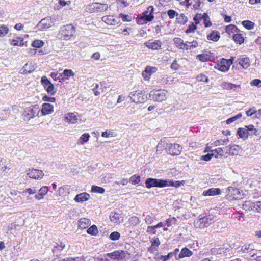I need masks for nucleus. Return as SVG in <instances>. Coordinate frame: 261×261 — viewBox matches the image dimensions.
<instances>
[{"label": "nucleus", "instance_id": "f257e3e1", "mask_svg": "<svg viewBox=\"0 0 261 261\" xmlns=\"http://www.w3.org/2000/svg\"><path fill=\"white\" fill-rule=\"evenodd\" d=\"M39 113V106L37 105L27 107L23 113V119L25 121H29L35 117Z\"/></svg>", "mask_w": 261, "mask_h": 261}, {"label": "nucleus", "instance_id": "f03ea898", "mask_svg": "<svg viewBox=\"0 0 261 261\" xmlns=\"http://www.w3.org/2000/svg\"><path fill=\"white\" fill-rule=\"evenodd\" d=\"M166 179L148 178L145 180V186L148 189L153 187L164 188L167 185Z\"/></svg>", "mask_w": 261, "mask_h": 261}, {"label": "nucleus", "instance_id": "7ed1b4c3", "mask_svg": "<svg viewBox=\"0 0 261 261\" xmlns=\"http://www.w3.org/2000/svg\"><path fill=\"white\" fill-rule=\"evenodd\" d=\"M214 217L211 215L203 217L196 220L194 222L195 227L199 228H203L207 227L211 223L214 222Z\"/></svg>", "mask_w": 261, "mask_h": 261}, {"label": "nucleus", "instance_id": "20e7f679", "mask_svg": "<svg viewBox=\"0 0 261 261\" xmlns=\"http://www.w3.org/2000/svg\"><path fill=\"white\" fill-rule=\"evenodd\" d=\"M75 32L74 27L72 24H67L61 28L59 33L61 38L67 40L72 37Z\"/></svg>", "mask_w": 261, "mask_h": 261}, {"label": "nucleus", "instance_id": "39448f33", "mask_svg": "<svg viewBox=\"0 0 261 261\" xmlns=\"http://www.w3.org/2000/svg\"><path fill=\"white\" fill-rule=\"evenodd\" d=\"M167 97V91L164 90H152L149 93L150 99L157 102L165 100Z\"/></svg>", "mask_w": 261, "mask_h": 261}, {"label": "nucleus", "instance_id": "423d86ee", "mask_svg": "<svg viewBox=\"0 0 261 261\" xmlns=\"http://www.w3.org/2000/svg\"><path fill=\"white\" fill-rule=\"evenodd\" d=\"M129 97L130 99L136 103H144L147 98L145 93L140 90L130 92Z\"/></svg>", "mask_w": 261, "mask_h": 261}, {"label": "nucleus", "instance_id": "0eeeda50", "mask_svg": "<svg viewBox=\"0 0 261 261\" xmlns=\"http://www.w3.org/2000/svg\"><path fill=\"white\" fill-rule=\"evenodd\" d=\"M233 59V58H232L231 59L227 60L222 58L220 61H218L215 65L214 67L221 71L226 72L229 70L230 66L232 64Z\"/></svg>", "mask_w": 261, "mask_h": 261}, {"label": "nucleus", "instance_id": "6e6552de", "mask_svg": "<svg viewBox=\"0 0 261 261\" xmlns=\"http://www.w3.org/2000/svg\"><path fill=\"white\" fill-rule=\"evenodd\" d=\"M165 149L166 152L172 155H179L182 150L181 146L175 143H167Z\"/></svg>", "mask_w": 261, "mask_h": 261}, {"label": "nucleus", "instance_id": "1a4fd4ad", "mask_svg": "<svg viewBox=\"0 0 261 261\" xmlns=\"http://www.w3.org/2000/svg\"><path fill=\"white\" fill-rule=\"evenodd\" d=\"M108 8V6L106 4H101L99 3H93L89 5L88 10L91 12H101L106 11Z\"/></svg>", "mask_w": 261, "mask_h": 261}, {"label": "nucleus", "instance_id": "9d476101", "mask_svg": "<svg viewBox=\"0 0 261 261\" xmlns=\"http://www.w3.org/2000/svg\"><path fill=\"white\" fill-rule=\"evenodd\" d=\"M226 197L228 199L234 200L242 198V194L239 190L236 188L229 187L227 190Z\"/></svg>", "mask_w": 261, "mask_h": 261}, {"label": "nucleus", "instance_id": "9b49d317", "mask_svg": "<svg viewBox=\"0 0 261 261\" xmlns=\"http://www.w3.org/2000/svg\"><path fill=\"white\" fill-rule=\"evenodd\" d=\"M144 45L150 49L159 50L162 49V43L160 40H149L144 43Z\"/></svg>", "mask_w": 261, "mask_h": 261}, {"label": "nucleus", "instance_id": "f8f14e48", "mask_svg": "<svg viewBox=\"0 0 261 261\" xmlns=\"http://www.w3.org/2000/svg\"><path fill=\"white\" fill-rule=\"evenodd\" d=\"M27 175L31 178L39 179L43 177L44 173L42 170L32 169L27 171Z\"/></svg>", "mask_w": 261, "mask_h": 261}, {"label": "nucleus", "instance_id": "ddd939ff", "mask_svg": "<svg viewBox=\"0 0 261 261\" xmlns=\"http://www.w3.org/2000/svg\"><path fill=\"white\" fill-rule=\"evenodd\" d=\"M220 86L223 89L227 90H233L236 92H238L240 89V85H236L226 82H223Z\"/></svg>", "mask_w": 261, "mask_h": 261}, {"label": "nucleus", "instance_id": "4468645a", "mask_svg": "<svg viewBox=\"0 0 261 261\" xmlns=\"http://www.w3.org/2000/svg\"><path fill=\"white\" fill-rule=\"evenodd\" d=\"M108 257L113 259H123L125 257V253L122 250H116L107 254Z\"/></svg>", "mask_w": 261, "mask_h": 261}, {"label": "nucleus", "instance_id": "2eb2a0df", "mask_svg": "<svg viewBox=\"0 0 261 261\" xmlns=\"http://www.w3.org/2000/svg\"><path fill=\"white\" fill-rule=\"evenodd\" d=\"M52 25V21L51 19L45 18L42 19L38 24L37 27L39 30H43L50 28Z\"/></svg>", "mask_w": 261, "mask_h": 261}, {"label": "nucleus", "instance_id": "dca6fc26", "mask_svg": "<svg viewBox=\"0 0 261 261\" xmlns=\"http://www.w3.org/2000/svg\"><path fill=\"white\" fill-rule=\"evenodd\" d=\"M226 153L231 155H235L239 154L241 147L238 145H233L224 148Z\"/></svg>", "mask_w": 261, "mask_h": 261}, {"label": "nucleus", "instance_id": "f3484780", "mask_svg": "<svg viewBox=\"0 0 261 261\" xmlns=\"http://www.w3.org/2000/svg\"><path fill=\"white\" fill-rule=\"evenodd\" d=\"M90 198V196L88 193L86 192H83L77 194L75 197L74 200L76 202L83 203L85 201H88Z\"/></svg>", "mask_w": 261, "mask_h": 261}, {"label": "nucleus", "instance_id": "a211bd4d", "mask_svg": "<svg viewBox=\"0 0 261 261\" xmlns=\"http://www.w3.org/2000/svg\"><path fill=\"white\" fill-rule=\"evenodd\" d=\"M153 9V7L152 6L148 7V11H146L143 13V19L147 22L151 21L154 18L152 14Z\"/></svg>", "mask_w": 261, "mask_h": 261}, {"label": "nucleus", "instance_id": "6ab92c4d", "mask_svg": "<svg viewBox=\"0 0 261 261\" xmlns=\"http://www.w3.org/2000/svg\"><path fill=\"white\" fill-rule=\"evenodd\" d=\"M221 193V190L220 189L212 188L204 191L202 193V195L204 196H212L219 195Z\"/></svg>", "mask_w": 261, "mask_h": 261}, {"label": "nucleus", "instance_id": "aec40b11", "mask_svg": "<svg viewBox=\"0 0 261 261\" xmlns=\"http://www.w3.org/2000/svg\"><path fill=\"white\" fill-rule=\"evenodd\" d=\"M109 217L111 221L114 223H120L123 221L122 216L116 212H111Z\"/></svg>", "mask_w": 261, "mask_h": 261}, {"label": "nucleus", "instance_id": "412c9836", "mask_svg": "<svg viewBox=\"0 0 261 261\" xmlns=\"http://www.w3.org/2000/svg\"><path fill=\"white\" fill-rule=\"evenodd\" d=\"M54 107L52 105L48 103L43 104L41 112L43 115H46L53 112Z\"/></svg>", "mask_w": 261, "mask_h": 261}, {"label": "nucleus", "instance_id": "4be33fe9", "mask_svg": "<svg viewBox=\"0 0 261 261\" xmlns=\"http://www.w3.org/2000/svg\"><path fill=\"white\" fill-rule=\"evenodd\" d=\"M65 120L66 122L71 124H75L77 121V117L76 115L73 113H69L65 117Z\"/></svg>", "mask_w": 261, "mask_h": 261}, {"label": "nucleus", "instance_id": "5701e85b", "mask_svg": "<svg viewBox=\"0 0 261 261\" xmlns=\"http://www.w3.org/2000/svg\"><path fill=\"white\" fill-rule=\"evenodd\" d=\"M102 20L109 25H115L118 23L117 20H115L113 16H105L102 17Z\"/></svg>", "mask_w": 261, "mask_h": 261}, {"label": "nucleus", "instance_id": "b1692460", "mask_svg": "<svg viewBox=\"0 0 261 261\" xmlns=\"http://www.w3.org/2000/svg\"><path fill=\"white\" fill-rule=\"evenodd\" d=\"M90 225V220L85 218H81L79 220V226L81 229H85Z\"/></svg>", "mask_w": 261, "mask_h": 261}, {"label": "nucleus", "instance_id": "393cba45", "mask_svg": "<svg viewBox=\"0 0 261 261\" xmlns=\"http://www.w3.org/2000/svg\"><path fill=\"white\" fill-rule=\"evenodd\" d=\"M157 69L156 67H150L147 66L144 70V71L142 73V75L144 76V78L145 80H147L149 79V77H147L146 75H145V73L147 74H149V76H150L152 73L156 72Z\"/></svg>", "mask_w": 261, "mask_h": 261}, {"label": "nucleus", "instance_id": "a878e982", "mask_svg": "<svg viewBox=\"0 0 261 261\" xmlns=\"http://www.w3.org/2000/svg\"><path fill=\"white\" fill-rule=\"evenodd\" d=\"M193 254L192 251L185 247L182 248L178 255V258H182L185 257H190Z\"/></svg>", "mask_w": 261, "mask_h": 261}, {"label": "nucleus", "instance_id": "bb28decb", "mask_svg": "<svg viewBox=\"0 0 261 261\" xmlns=\"http://www.w3.org/2000/svg\"><path fill=\"white\" fill-rule=\"evenodd\" d=\"M220 38L219 33L217 31H213L207 35V39L215 42L217 41Z\"/></svg>", "mask_w": 261, "mask_h": 261}, {"label": "nucleus", "instance_id": "cd10ccee", "mask_svg": "<svg viewBox=\"0 0 261 261\" xmlns=\"http://www.w3.org/2000/svg\"><path fill=\"white\" fill-rule=\"evenodd\" d=\"M166 181L167 182V185H166V187H174L176 188H178L182 185H184V184H185V181L184 180L176 181L174 182L172 180L166 179Z\"/></svg>", "mask_w": 261, "mask_h": 261}, {"label": "nucleus", "instance_id": "c85d7f7f", "mask_svg": "<svg viewBox=\"0 0 261 261\" xmlns=\"http://www.w3.org/2000/svg\"><path fill=\"white\" fill-rule=\"evenodd\" d=\"M238 63L244 69H247L250 66V59L248 57L243 58L239 59Z\"/></svg>", "mask_w": 261, "mask_h": 261}, {"label": "nucleus", "instance_id": "c756f323", "mask_svg": "<svg viewBox=\"0 0 261 261\" xmlns=\"http://www.w3.org/2000/svg\"><path fill=\"white\" fill-rule=\"evenodd\" d=\"M226 32L228 33L229 35H231L233 33H239L240 30L236 25L230 24L226 27Z\"/></svg>", "mask_w": 261, "mask_h": 261}, {"label": "nucleus", "instance_id": "7c9ffc66", "mask_svg": "<svg viewBox=\"0 0 261 261\" xmlns=\"http://www.w3.org/2000/svg\"><path fill=\"white\" fill-rule=\"evenodd\" d=\"M142 217H144V221L147 224H151L154 220V216L152 213L147 215H145L144 213L143 214Z\"/></svg>", "mask_w": 261, "mask_h": 261}, {"label": "nucleus", "instance_id": "2f4dec72", "mask_svg": "<svg viewBox=\"0 0 261 261\" xmlns=\"http://www.w3.org/2000/svg\"><path fill=\"white\" fill-rule=\"evenodd\" d=\"M34 70V65H32L31 63H27L22 68L21 71L24 74H28L31 73Z\"/></svg>", "mask_w": 261, "mask_h": 261}, {"label": "nucleus", "instance_id": "473e14b6", "mask_svg": "<svg viewBox=\"0 0 261 261\" xmlns=\"http://www.w3.org/2000/svg\"><path fill=\"white\" fill-rule=\"evenodd\" d=\"M90 138V135L88 133L83 134L78 139L77 144H83L88 141Z\"/></svg>", "mask_w": 261, "mask_h": 261}, {"label": "nucleus", "instance_id": "72a5a7b5", "mask_svg": "<svg viewBox=\"0 0 261 261\" xmlns=\"http://www.w3.org/2000/svg\"><path fill=\"white\" fill-rule=\"evenodd\" d=\"M246 128H248L249 135L258 136L260 134L259 130L254 128V126L253 125L246 126Z\"/></svg>", "mask_w": 261, "mask_h": 261}, {"label": "nucleus", "instance_id": "f704fd0d", "mask_svg": "<svg viewBox=\"0 0 261 261\" xmlns=\"http://www.w3.org/2000/svg\"><path fill=\"white\" fill-rule=\"evenodd\" d=\"M237 134L241 138H247L249 135V132L248 130V128L246 129L245 128H239L238 129Z\"/></svg>", "mask_w": 261, "mask_h": 261}, {"label": "nucleus", "instance_id": "c9c22d12", "mask_svg": "<svg viewBox=\"0 0 261 261\" xmlns=\"http://www.w3.org/2000/svg\"><path fill=\"white\" fill-rule=\"evenodd\" d=\"M232 37L233 40L237 43L241 44L244 42V38L242 37L241 34L238 33H236V34H232Z\"/></svg>", "mask_w": 261, "mask_h": 261}, {"label": "nucleus", "instance_id": "e433bc0d", "mask_svg": "<svg viewBox=\"0 0 261 261\" xmlns=\"http://www.w3.org/2000/svg\"><path fill=\"white\" fill-rule=\"evenodd\" d=\"M177 22L180 24H184L188 21V18L184 14H177Z\"/></svg>", "mask_w": 261, "mask_h": 261}, {"label": "nucleus", "instance_id": "4c0bfd02", "mask_svg": "<svg viewBox=\"0 0 261 261\" xmlns=\"http://www.w3.org/2000/svg\"><path fill=\"white\" fill-rule=\"evenodd\" d=\"M128 222L130 225L136 226L140 224V220L136 216H132L129 218Z\"/></svg>", "mask_w": 261, "mask_h": 261}, {"label": "nucleus", "instance_id": "58836bf2", "mask_svg": "<svg viewBox=\"0 0 261 261\" xmlns=\"http://www.w3.org/2000/svg\"><path fill=\"white\" fill-rule=\"evenodd\" d=\"M65 245H62V244L61 243L60 245H58L54 247V248L53 249V253L54 255L56 256H59L60 255V252L63 250L64 248Z\"/></svg>", "mask_w": 261, "mask_h": 261}, {"label": "nucleus", "instance_id": "ea45409f", "mask_svg": "<svg viewBox=\"0 0 261 261\" xmlns=\"http://www.w3.org/2000/svg\"><path fill=\"white\" fill-rule=\"evenodd\" d=\"M211 56L208 54H199L197 55V59H198L201 62H206L211 61Z\"/></svg>", "mask_w": 261, "mask_h": 261}, {"label": "nucleus", "instance_id": "a19ab883", "mask_svg": "<svg viewBox=\"0 0 261 261\" xmlns=\"http://www.w3.org/2000/svg\"><path fill=\"white\" fill-rule=\"evenodd\" d=\"M251 210L261 213V201H257L252 203Z\"/></svg>", "mask_w": 261, "mask_h": 261}, {"label": "nucleus", "instance_id": "79ce46f5", "mask_svg": "<svg viewBox=\"0 0 261 261\" xmlns=\"http://www.w3.org/2000/svg\"><path fill=\"white\" fill-rule=\"evenodd\" d=\"M87 232L89 234L96 236L98 233V231L96 226L93 225L87 229Z\"/></svg>", "mask_w": 261, "mask_h": 261}, {"label": "nucleus", "instance_id": "37998d69", "mask_svg": "<svg viewBox=\"0 0 261 261\" xmlns=\"http://www.w3.org/2000/svg\"><path fill=\"white\" fill-rule=\"evenodd\" d=\"M41 83L45 89L47 88V87H48V86L52 84V83L46 76H43L42 77Z\"/></svg>", "mask_w": 261, "mask_h": 261}, {"label": "nucleus", "instance_id": "c03bdc74", "mask_svg": "<svg viewBox=\"0 0 261 261\" xmlns=\"http://www.w3.org/2000/svg\"><path fill=\"white\" fill-rule=\"evenodd\" d=\"M11 44L13 46H22L24 44L23 39L21 38H17L16 39H13L11 42Z\"/></svg>", "mask_w": 261, "mask_h": 261}, {"label": "nucleus", "instance_id": "a18cd8bd", "mask_svg": "<svg viewBox=\"0 0 261 261\" xmlns=\"http://www.w3.org/2000/svg\"><path fill=\"white\" fill-rule=\"evenodd\" d=\"M242 25L248 30L252 29L254 28V23L249 20H245L242 22Z\"/></svg>", "mask_w": 261, "mask_h": 261}, {"label": "nucleus", "instance_id": "49530a36", "mask_svg": "<svg viewBox=\"0 0 261 261\" xmlns=\"http://www.w3.org/2000/svg\"><path fill=\"white\" fill-rule=\"evenodd\" d=\"M45 90L47 92L48 94L51 95H54L57 91V88L54 87V85L53 84L48 86Z\"/></svg>", "mask_w": 261, "mask_h": 261}, {"label": "nucleus", "instance_id": "de8ad7c7", "mask_svg": "<svg viewBox=\"0 0 261 261\" xmlns=\"http://www.w3.org/2000/svg\"><path fill=\"white\" fill-rule=\"evenodd\" d=\"M91 191L92 192L102 194L105 192V189L102 188L97 186H93L91 188Z\"/></svg>", "mask_w": 261, "mask_h": 261}, {"label": "nucleus", "instance_id": "09e8293b", "mask_svg": "<svg viewBox=\"0 0 261 261\" xmlns=\"http://www.w3.org/2000/svg\"><path fill=\"white\" fill-rule=\"evenodd\" d=\"M202 19L204 20V23L205 27H208L211 25L212 23L209 20H208L209 19V17L207 13H204L203 14H202Z\"/></svg>", "mask_w": 261, "mask_h": 261}, {"label": "nucleus", "instance_id": "8fccbe9b", "mask_svg": "<svg viewBox=\"0 0 261 261\" xmlns=\"http://www.w3.org/2000/svg\"><path fill=\"white\" fill-rule=\"evenodd\" d=\"M129 181L133 185L137 184L140 181V176L139 175H134L129 178Z\"/></svg>", "mask_w": 261, "mask_h": 261}, {"label": "nucleus", "instance_id": "3c124183", "mask_svg": "<svg viewBox=\"0 0 261 261\" xmlns=\"http://www.w3.org/2000/svg\"><path fill=\"white\" fill-rule=\"evenodd\" d=\"M176 219L174 217H172L171 218H168L166 220L165 225L168 227L171 226L172 224H175L176 223Z\"/></svg>", "mask_w": 261, "mask_h": 261}, {"label": "nucleus", "instance_id": "603ef678", "mask_svg": "<svg viewBox=\"0 0 261 261\" xmlns=\"http://www.w3.org/2000/svg\"><path fill=\"white\" fill-rule=\"evenodd\" d=\"M242 113H239L237 115H236V116H233V117H232L231 118H228L226 120V123L227 124H230V123L235 121L237 119L240 118L242 117Z\"/></svg>", "mask_w": 261, "mask_h": 261}, {"label": "nucleus", "instance_id": "864d4df0", "mask_svg": "<svg viewBox=\"0 0 261 261\" xmlns=\"http://www.w3.org/2000/svg\"><path fill=\"white\" fill-rule=\"evenodd\" d=\"M109 238L111 240L116 241L120 239V234L118 232L114 231L110 234Z\"/></svg>", "mask_w": 261, "mask_h": 261}, {"label": "nucleus", "instance_id": "5fc2aeb1", "mask_svg": "<svg viewBox=\"0 0 261 261\" xmlns=\"http://www.w3.org/2000/svg\"><path fill=\"white\" fill-rule=\"evenodd\" d=\"M9 29L4 25L0 27V37H4L8 34Z\"/></svg>", "mask_w": 261, "mask_h": 261}, {"label": "nucleus", "instance_id": "6e6d98bb", "mask_svg": "<svg viewBox=\"0 0 261 261\" xmlns=\"http://www.w3.org/2000/svg\"><path fill=\"white\" fill-rule=\"evenodd\" d=\"M165 142L161 140L157 145L156 152L161 153L165 147Z\"/></svg>", "mask_w": 261, "mask_h": 261}, {"label": "nucleus", "instance_id": "4d7b16f0", "mask_svg": "<svg viewBox=\"0 0 261 261\" xmlns=\"http://www.w3.org/2000/svg\"><path fill=\"white\" fill-rule=\"evenodd\" d=\"M196 79L198 81L200 82H208V78L207 76L203 74L198 75L196 77Z\"/></svg>", "mask_w": 261, "mask_h": 261}, {"label": "nucleus", "instance_id": "13d9d810", "mask_svg": "<svg viewBox=\"0 0 261 261\" xmlns=\"http://www.w3.org/2000/svg\"><path fill=\"white\" fill-rule=\"evenodd\" d=\"M43 44L44 43L42 41L36 40L32 42V45L34 47L40 48L42 46Z\"/></svg>", "mask_w": 261, "mask_h": 261}, {"label": "nucleus", "instance_id": "bf43d9fd", "mask_svg": "<svg viewBox=\"0 0 261 261\" xmlns=\"http://www.w3.org/2000/svg\"><path fill=\"white\" fill-rule=\"evenodd\" d=\"M174 42L176 44V46L180 49V47H182L184 44L183 40L179 38H175L174 39Z\"/></svg>", "mask_w": 261, "mask_h": 261}, {"label": "nucleus", "instance_id": "052dcab7", "mask_svg": "<svg viewBox=\"0 0 261 261\" xmlns=\"http://www.w3.org/2000/svg\"><path fill=\"white\" fill-rule=\"evenodd\" d=\"M256 110L254 107L250 108L246 112V114L247 116L250 117L253 115H256Z\"/></svg>", "mask_w": 261, "mask_h": 261}, {"label": "nucleus", "instance_id": "680f3d73", "mask_svg": "<svg viewBox=\"0 0 261 261\" xmlns=\"http://www.w3.org/2000/svg\"><path fill=\"white\" fill-rule=\"evenodd\" d=\"M151 243L152 247H158L160 244V241L157 237L152 238L151 240Z\"/></svg>", "mask_w": 261, "mask_h": 261}, {"label": "nucleus", "instance_id": "e2e57ef3", "mask_svg": "<svg viewBox=\"0 0 261 261\" xmlns=\"http://www.w3.org/2000/svg\"><path fill=\"white\" fill-rule=\"evenodd\" d=\"M119 17L122 19V21L124 22H129L131 21V17L128 15H125L123 14H120Z\"/></svg>", "mask_w": 261, "mask_h": 261}, {"label": "nucleus", "instance_id": "0e129e2a", "mask_svg": "<svg viewBox=\"0 0 261 261\" xmlns=\"http://www.w3.org/2000/svg\"><path fill=\"white\" fill-rule=\"evenodd\" d=\"M253 202L250 201H246L243 204V208L247 210H251L252 203Z\"/></svg>", "mask_w": 261, "mask_h": 261}, {"label": "nucleus", "instance_id": "69168bd1", "mask_svg": "<svg viewBox=\"0 0 261 261\" xmlns=\"http://www.w3.org/2000/svg\"><path fill=\"white\" fill-rule=\"evenodd\" d=\"M197 29V27L193 23L189 25L188 28L186 31V33L188 34L193 32Z\"/></svg>", "mask_w": 261, "mask_h": 261}, {"label": "nucleus", "instance_id": "338daca9", "mask_svg": "<svg viewBox=\"0 0 261 261\" xmlns=\"http://www.w3.org/2000/svg\"><path fill=\"white\" fill-rule=\"evenodd\" d=\"M62 74L67 77L73 76L74 75V73L71 69H65Z\"/></svg>", "mask_w": 261, "mask_h": 261}, {"label": "nucleus", "instance_id": "774afa93", "mask_svg": "<svg viewBox=\"0 0 261 261\" xmlns=\"http://www.w3.org/2000/svg\"><path fill=\"white\" fill-rule=\"evenodd\" d=\"M64 261H85L84 259L81 257H68L63 259Z\"/></svg>", "mask_w": 261, "mask_h": 261}]
</instances>
